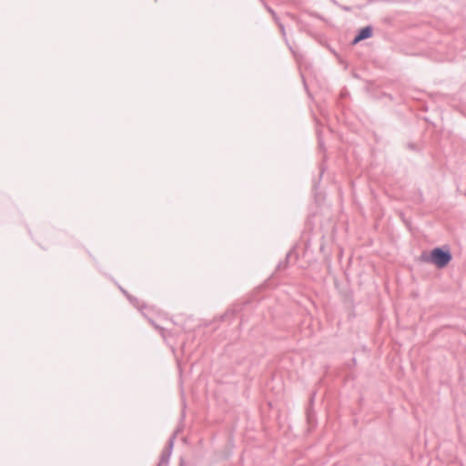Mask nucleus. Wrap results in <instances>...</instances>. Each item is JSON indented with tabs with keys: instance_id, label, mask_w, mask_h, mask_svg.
Segmentation results:
<instances>
[{
	"instance_id": "423d86ee",
	"label": "nucleus",
	"mask_w": 466,
	"mask_h": 466,
	"mask_svg": "<svg viewBox=\"0 0 466 466\" xmlns=\"http://www.w3.org/2000/svg\"><path fill=\"white\" fill-rule=\"evenodd\" d=\"M277 25H279V30L281 32V35L284 38V40L286 41V43L288 44V39H287V35H286V30H285V26L284 25L280 22V20H279V23H277Z\"/></svg>"
},
{
	"instance_id": "7ed1b4c3",
	"label": "nucleus",
	"mask_w": 466,
	"mask_h": 466,
	"mask_svg": "<svg viewBox=\"0 0 466 466\" xmlns=\"http://www.w3.org/2000/svg\"><path fill=\"white\" fill-rule=\"evenodd\" d=\"M372 35H373L372 25H369L363 26L358 30L357 34L355 35L354 38L351 41V44L356 45V44L360 43V41L369 39L372 36Z\"/></svg>"
},
{
	"instance_id": "20e7f679",
	"label": "nucleus",
	"mask_w": 466,
	"mask_h": 466,
	"mask_svg": "<svg viewBox=\"0 0 466 466\" xmlns=\"http://www.w3.org/2000/svg\"><path fill=\"white\" fill-rule=\"evenodd\" d=\"M323 173H324V168L320 167L319 177L318 180L313 182L312 190L314 191L315 195H317V190L319 189V186L320 180L322 178Z\"/></svg>"
},
{
	"instance_id": "f257e3e1",
	"label": "nucleus",
	"mask_w": 466,
	"mask_h": 466,
	"mask_svg": "<svg viewBox=\"0 0 466 466\" xmlns=\"http://www.w3.org/2000/svg\"><path fill=\"white\" fill-rule=\"evenodd\" d=\"M421 261L431 263L437 268H444L452 259V255L448 246L436 247L430 252L423 251L420 255Z\"/></svg>"
},
{
	"instance_id": "9b49d317",
	"label": "nucleus",
	"mask_w": 466,
	"mask_h": 466,
	"mask_svg": "<svg viewBox=\"0 0 466 466\" xmlns=\"http://www.w3.org/2000/svg\"><path fill=\"white\" fill-rule=\"evenodd\" d=\"M118 289L121 292H124V291H127L126 289H124L122 287L118 286Z\"/></svg>"
},
{
	"instance_id": "f03ea898",
	"label": "nucleus",
	"mask_w": 466,
	"mask_h": 466,
	"mask_svg": "<svg viewBox=\"0 0 466 466\" xmlns=\"http://www.w3.org/2000/svg\"><path fill=\"white\" fill-rule=\"evenodd\" d=\"M295 258V260L298 259L299 255L296 252L295 248H291L283 260H280L275 269V272L263 283V289H275L277 286L275 285V280L279 272L286 270L289 268V260L292 258Z\"/></svg>"
},
{
	"instance_id": "39448f33",
	"label": "nucleus",
	"mask_w": 466,
	"mask_h": 466,
	"mask_svg": "<svg viewBox=\"0 0 466 466\" xmlns=\"http://www.w3.org/2000/svg\"><path fill=\"white\" fill-rule=\"evenodd\" d=\"M261 1L264 5L265 8L267 9V11L272 15V18L274 19V21L276 23H279V18L278 15L276 14V12L269 5H268L267 3H265L263 0H261Z\"/></svg>"
},
{
	"instance_id": "f8f14e48",
	"label": "nucleus",
	"mask_w": 466,
	"mask_h": 466,
	"mask_svg": "<svg viewBox=\"0 0 466 466\" xmlns=\"http://www.w3.org/2000/svg\"><path fill=\"white\" fill-rule=\"evenodd\" d=\"M347 95V92H341V96L344 97Z\"/></svg>"
},
{
	"instance_id": "9d476101",
	"label": "nucleus",
	"mask_w": 466,
	"mask_h": 466,
	"mask_svg": "<svg viewBox=\"0 0 466 466\" xmlns=\"http://www.w3.org/2000/svg\"><path fill=\"white\" fill-rule=\"evenodd\" d=\"M5 200L9 206H13V202L9 198H6Z\"/></svg>"
},
{
	"instance_id": "0eeeda50",
	"label": "nucleus",
	"mask_w": 466,
	"mask_h": 466,
	"mask_svg": "<svg viewBox=\"0 0 466 466\" xmlns=\"http://www.w3.org/2000/svg\"><path fill=\"white\" fill-rule=\"evenodd\" d=\"M407 147H408L409 149H410L412 151H415V152H417L419 150L418 147L416 146V144H414L412 142L408 143Z\"/></svg>"
},
{
	"instance_id": "1a4fd4ad",
	"label": "nucleus",
	"mask_w": 466,
	"mask_h": 466,
	"mask_svg": "<svg viewBox=\"0 0 466 466\" xmlns=\"http://www.w3.org/2000/svg\"><path fill=\"white\" fill-rule=\"evenodd\" d=\"M319 146L320 148H324V143L319 137Z\"/></svg>"
},
{
	"instance_id": "6e6552de",
	"label": "nucleus",
	"mask_w": 466,
	"mask_h": 466,
	"mask_svg": "<svg viewBox=\"0 0 466 466\" xmlns=\"http://www.w3.org/2000/svg\"><path fill=\"white\" fill-rule=\"evenodd\" d=\"M310 15H312V16H314L316 18H319L320 20H323V17L320 15L317 14V13H310Z\"/></svg>"
}]
</instances>
